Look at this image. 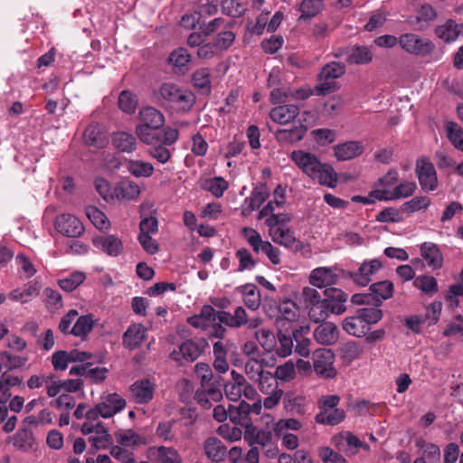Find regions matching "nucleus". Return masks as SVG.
Here are the masks:
<instances>
[{"label": "nucleus", "instance_id": "57", "mask_svg": "<svg viewBox=\"0 0 463 463\" xmlns=\"http://www.w3.org/2000/svg\"><path fill=\"white\" fill-rule=\"evenodd\" d=\"M117 442L125 447L136 446L141 443L140 436L133 430H120L115 433Z\"/></svg>", "mask_w": 463, "mask_h": 463}, {"label": "nucleus", "instance_id": "11", "mask_svg": "<svg viewBox=\"0 0 463 463\" xmlns=\"http://www.w3.org/2000/svg\"><path fill=\"white\" fill-rule=\"evenodd\" d=\"M302 298L306 307L309 308L308 317L316 323L323 322L326 320V314L324 313V304L319 292L310 287H305L302 289Z\"/></svg>", "mask_w": 463, "mask_h": 463}, {"label": "nucleus", "instance_id": "17", "mask_svg": "<svg viewBox=\"0 0 463 463\" xmlns=\"http://www.w3.org/2000/svg\"><path fill=\"white\" fill-rule=\"evenodd\" d=\"M337 276L331 268H317L312 270L309 276V282L312 286L322 288H330L329 286L336 282Z\"/></svg>", "mask_w": 463, "mask_h": 463}, {"label": "nucleus", "instance_id": "4", "mask_svg": "<svg viewBox=\"0 0 463 463\" xmlns=\"http://www.w3.org/2000/svg\"><path fill=\"white\" fill-rule=\"evenodd\" d=\"M159 96L172 107L184 111L189 110L195 101L192 91L174 83H164L159 88Z\"/></svg>", "mask_w": 463, "mask_h": 463}, {"label": "nucleus", "instance_id": "7", "mask_svg": "<svg viewBox=\"0 0 463 463\" xmlns=\"http://www.w3.org/2000/svg\"><path fill=\"white\" fill-rule=\"evenodd\" d=\"M254 383L258 385L259 390L262 393L268 395L263 401V405L266 409H273L279 404L283 396V391L279 388L278 380L275 375L266 371Z\"/></svg>", "mask_w": 463, "mask_h": 463}, {"label": "nucleus", "instance_id": "64", "mask_svg": "<svg viewBox=\"0 0 463 463\" xmlns=\"http://www.w3.org/2000/svg\"><path fill=\"white\" fill-rule=\"evenodd\" d=\"M194 373L201 381V388L207 387L213 381V374L208 364L198 363L194 366Z\"/></svg>", "mask_w": 463, "mask_h": 463}, {"label": "nucleus", "instance_id": "32", "mask_svg": "<svg viewBox=\"0 0 463 463\" xmlns=\"http://www.w3.org/2000/svg\"><path fill=\"white\" fill-rule=\"evenodd\" d=\"M303 121L304 123L301 122L298 127L291 129L278 130L276 134L278 140L284 143H295L301 140L309 126L307 118H304Z\"/></svg>", "mask_w": 463, "mask_h": 463}, {"label": "nucleus", "instance_id": "8", "mask_svg": "<svg viewBox=\"0 0 463 463\" xmlns=\"http://www.w3.org/2000/svg\"><path fill=\"white\" fill-rule=\"evenodd\" d=\"M399 44L406 52L417 56L428 55L434 50V44L430 40L415 33L402 34L399 37Z\"/></svg>", "mask_w": 463, "mask_h": 463}, {"label": "nucleus", "instance_id": "39", "mask_svg": "<svg viewBox=\"0 0 463 463\" xmlns=\"http://www.w3.org/2000/svg\"><path fill=\"white\" fill-rule=\"evenodd\" d=\"M113 146L121 152L132 153L137 148L136 137L127 132H117L112 137Z\"/></svg>", "mask_w": 463, "mask_h": 463}, {"label": "nucleus", "instance_id": "45", "mask_svg": "<svg viewBox=\"0 0 463 463\" xmlns=\"http://www.w3.org/2000/svg\"><path fill=\"white\" fill-rule=\"evenodd\" d=\"M85 213L90 221L99 230H108L110 226L109 221L105 213L98 209L94 204H88L85 208Z\"/></svg>", "mask_w": 463, "mask_h": 463}, {"label": "nucleus", "instance_id": "63", "mask_svg": "<svg viewBox=\"0 0 463 463\" xmlns=\"http://www.w3.org/2000/svg\"><path fill=\"white\" fill-rule=\"evenodd\" d=\"M416 288L426 294L432 295L438 291V283L434 277L420 276L414 280Z\"/></svg>", "mask_w": 463, "mask_h": 463}, {"label": "nucleus", "instance_id": "19", "mask_svg": "<svg viewBox=\"0 0 463 463\" xmlns=\"http://www.w3.org/2000/svg\"><path fill=\"white\" fill-rule=\"evenodd\" d=\"M298 308L294 301L289 298L284 299L279 304V312L280 316L277 318L276 322L279 327L288 328L293 321L297 319Z\"/></svg>", "mask_w": 463, "mask_h": 463}, {"label": "nucleus", "instance_id": "54", "mask_svg": "<svg viewBox=\"0 0 463 463\" xmlns=\"http://www.w3.org/2000/svg\"><path fill=\"white\" fill-rule=\"evenodd\" d=\"M373 59V54L369 48L364 46H357L354 48L347 55V61L351 64H364L370 62Z\"/></svg>", "mask_w": 463, "mask_h": 463}, {"label": "nucleus", "instance_id": "6", "mask_svg": "<svg viewBox=\"0 0 463 463\" xmlns=\"http://www.w3.org/2000/svg\"><path fill=\"white\" fill-rule=\"evenodd\" d=\"M345 72V66L344 63L332 61L326 64L318 74V82L315 87L316 93L325 95L335 90L338 88L335 80L343 76Z\"/></svg>", "mask_w": 463, "mask_h": 463}, {"label": "nucleus", "instance_id": "2", "mask_svg": "<svg viewBox=\"0 0 463 463\" xmlns=\"http://www.w3.org/2000/svg\"><path fill=\"white\" fill-rule=\"evenodd\" d=\"M201 316L205 320L213 322L210 336L220 340H223L227 332L222 324L232 328H239L242 326H247L249 328H257L262 322L259 317L248 318L242 307H238L234 314L232 315L223 310L217 311L212 306L205 305L201 309Z\"/></svg>", "mask_w": 463, "mask_h": 463}, {"label": "nucleus", "instance_id": "30", "mask_svg": "<svg viewBox=\"0 0 463 463\" xmlns=\"http://www.w3.org/2000/svg\"><path fill=\"white\" fill-rule=\"evenodd\" d=\"M125 165L128 172L137 178H148L155 172L154 165L150 162L139 159H128Z\"/></svg>", "mask_w": 463, "mask_h": 463}, {"label": "nucleus", "instance_id": "48", "mask_svg": "<svg viewBox=\"0 0 463 463\" xmlns=\"http://www.w3.org/2000/svg\"><path fill=\"white\" fill-rule=\"evenodd\" d=\"M322 0H303L299 5V20H308L316 16L322 9Z\"/></svg>", "mask_w": 463, "mask_h": 463}, {"label": "nucleus", "instance_id": "24", "mask_svg": "<svg viewBox=\"0 0 463 463\" xmlns=\"http://www.w3.org/2000/svg\"><path fill=\"white\" fill-rule=\"evenodd\" d=\"M420 255L427 264L433 269H440L443 256L439 247L432 242H424L420 246Z\"/></svg>", "mask_w": 463, "mask_h": 463}, {"label": "nucleus", "instance_id": "1", "mask_svg": "<svg viewBox=\"0 0 463 463\" xmlns=\"http://www.w3.org/2000/svg\"><path fill=\"white\" fill-rule=\"evenodd\" d=\"M399 174L391 169L378 179L368 197L354 196L353 203H373L377 201H397L411 197L417 190L414 181H402L396 184Z\"/></svg>", "mask_w": 463, "mask_h": 463}, {"label": "nucleus", "instance_id": "20", "mask_svg": "<svg viewBox=\"0 0 463 463\" xmlns=\"http://www.w3.org/2000/svg\"><path fill=\"white\" fill-rule=\"evenodd\" d=\"M84 143L94 148H101L106 146L108 139L102 128L99 124H90L83 133Z\"/></svg>", "mask_w": 463, "mask_h": 463}, {"label": "nucleus", "instance_id": "60", "mask_svg": "<svg viewBox=\"0 0 463 463\" xmlns=\"http://www.w3.org/2000/svg\"><path fill=\"white\" fill-rule=\"evenodd\" d=\"M255 337L260 345L267 352H271L276 346V338L273 333L265 328H261L255 332Z\"/></svg>", "mask_w": 463, "mask_h": 463}, {"label": "nucleus", "instance_id": "3", "mask_svg": "<svg viewBox=\"0 0 463 463\" xmlns=\"http://www.w3.org/2000/svg\"><path fill=\"white\" fill-rule=\"evenodd\" d=\"M290 158L312 180L328 187L336 185L337 175L333 166L321 162L314 154L295 150L291 153Z\"/></svg>", "mask_w": 463, "mask_h": 463}, {"label": "nucleus", "instance_id": "61", "mask_svg": "<svg viewBox=\"0 0 463 463\" xmlns=\"http://www.w3.org/2000/svg\"><path fill=\"white\" fill-rule=\"evenodd\" d=\"M164 144L157 142L151 146L147 151L148 155L161 164L167 163L171 158V151Z\"/></svg>", "mask_w": 463, "mask_h": 463}, {"label": "nucleus", "instance_id": "34", "mask_svg": "<svg viewBox=\"0 0 463 463\" xmlns=\"http://www.w3.org/2000/svg\"><path fill=\"white\" fill-rule=\"evenodd\" d=\"M250 405L244 401H241L237 406L230 404V420L234 424L249 427L250 423Z\"/></svg>", "mask_w": 463, "mask_h": 463}, {"label": "nucleus", "instance_id": "56", "mask_svg": "<svg viewBox=\"0 0 463 463\" xmlns=\"http://www.w3.org/2000/svg\"><path fill=\"white\" fill-rule=\"evenodd\" d=\"M85 279L86 276L83 272L75 271L70 274L69 277L60 279L58 284L64 291L71 292L82 284Z\"/></svg>", "mask_w": 463, "mask_h": 463}, {"label": "nucleus", "instance_id": "28", "mask_svg": "<svg viewBox=\"0 0 463 463\" xmlns=\"http://www.w3.org/2000/svg\"><path fill=\"white\" fill-rule=\"evenodd\" d=\"M99 405L104 414L110 418L126 407V401L118 393H110L102 397Z\"/></svg>", "mask_w": 463, "mask_h": 463}, {"label": "nucleus", "instance_id": "53", "mask_svg": "<svg viewBox=\"0 0 463 463\" xmlns=\"http://www.w3.org/2000/svg\"><path fill=\"white\" fill-rule=\"evenodd\" d=\"M243 237L257 253L263 252L264 245L269 241H262L260 234L252 228L244 227L241 231Z\"/></svg>", "mask_w": 463, "mask_h": 463}, {"label": "nucleus", "instance_id": "40", "mask_svg": "<svg viewBox=\"0 0 463 463\" xmlns=\"http://www.w3.org/2000/svg\"><path fill=\"white\" fill-rule=\"evenodd\" d=\"M372 298L376 304H381L383 300L392 297L393 285L389 280H383L373 283L370 286Z\"/></svg>", "mask_w": 463, "mask_h": 463}, {"label": "nucleus", "instance_id": "16", "mask_svg": "<svg viewBox=\"0 0 463 463\" xmlns=\"http://www.w3.org/2000/svg\"><path fill=\"white\" fill-rule=\"evenodd\" d=\"M155 384L148 379L136 381L130 386V394L137 403L144 404L153 399Z\"/></svg>", "mask_w": 463, "mask_h": 463}, {"label": "nucleus", "instance_id": "51", "mask_svg": "<svg viewBox=\"0 0 463 463\" xmlns=\"http://www.w3.org/2000/svg\"><path fill=\"white\" fill-rule=\"evenodd\" d=\"M449 140L458 150L463 152V129L455 122H448L445 127Z\"/></svg>", "mask_w": 463, "mask_h": 463}, {"label": "nucleus", "instance_id": "58", "mask_svg": "<svg viewBox=\"0 0 463 463\" xmlns=\"http://www.w3.org/2000/svg\"><path fill=\"white\" fill-rule=\"evenodd\" d=\"M244 372L248 378L254 383L266 372L263 367V360L260 361L255 358L249 359L245 363Z\"/></svg>", "mask_w": 463, "mask_h": 463}, {"label": "nucleus", "instance_id": "38", "mask_svg": "<svg viewBox=\"0 0 463 463\" xmlns=\"http://www.w3.org/2000/svg\"><path fill=\"white\" fill-rule=\"evenodd\" d=\"M139 118L142 122L141 126L150 128H161L165 123L163 114L155 108L146 107L140 110Z\"/></svg>", "mask_w": 463, "mask_h": 463}, {"label": "nucleus", "instance_id": "15", "mask_svg": "<svg viewBox=\"0 0 463 463\" xmlns=\"http://www.w3.org/2000/svg\"><path fill=\"white\" fill-rule=\"evenodd\" d=\"M202 354L201 347L193 340H186L179 345L178 350L171 353L170 356L176 362L192 363Z\"/></svg>", "mask_w": 463, "mask_h": 463}, {"label": "nucleus", "instance_id": "13", "mask_svg": "<svg viewBox=\"0 0 463 463\" xmlns=\"http://www.w3.org/2000/svg\"><path fill=\"white\" fill-rule=\"evenodd\" d=\"M416 174L423 190L433 191L438 186L436 170L431 162L426 158L417 161Z\"/></svg>", "mask_w": 463, "mask_h": 463}, {"label": "nucleus", "instance_id": "18", "mask_svg": "<svg viewBox=\"0 0 463 463\" xmlns=\"http://www.w3.org/2000/svg\"><path fill=\"white\" fill-rule=\"evenodd\" d=\"M364 152V146L358 141H347L334 146V154L337 160H351Z\"/></svg>", "mask_w": 463, "mask_h": 463}, {"label": "nucleus", "instance_id": "62", "mask_svg": "<svg viewBox=\"0 0 463 463\" xmlns=\"http://www.w3.org/2000/svg\"><path fill=\"white\" fill-rule=\"evenodd\" d=\"M137 106V99L136 96L128 91L124 90L120 93L118 97V107L119 109L126 113H133Z\"/></svg>", "mask_w": 463, "mask_h": 463}, {"label": "nucleus", "instance_id": "49", "mask_svg": "<svg viewBox=\"0 0 463 463\" xmlns=\"http://www.w3.org/2000/svg\"><path fill=\"white\" fill-rule=\"evenodd\" d=\"M283 327H279L277 336L279 342V346L277 348V354L279 356L286 357L292 353L294 347V336L293 332L290 335H288L286 332H283Z\"/></svg>", "mask_w": 463, "mask_h": 463}, {"label": "nucleus", "instance_id": "9", "mask_svg": "<svg viewBox=\"0 0 463 463\" xmlns=\"http://www.w3.org/2000/svg\"><path fill=\"white\" fill-rule=\"evenodd\" d=\"M348 299V295L340 288H326L324 290V298L322 303L324 304V313L326 314V319L329 314L340 315L343 314L346 307L345 303Z\"/></svg>", "mask_w": 463, "mask_h": 463}, {"label": "nucleus", "instance_id": "43", "mask_svg": "<svg viewBox=\"0 0 463 463\" xmlns=\"http://www.w3.org/2000/svg\"><path fill=\"white\" fill-rule=\"evenodd\" d=\"M13 445L19 450L27 451L31 449L34 443L33 434L27 428L20 429L12 438Z\"/></svg>", "mask_w": 463, "mask_h": 463}, {"label": "nucleus", "instance_id": "35", "mask_svg": "<svg viewBox=\"0 0 463 463\" xmlns=\"http://www.w3.org/2000/svg\"><path fill=\"white\" fill-rule=\"evenodd\" d=\"M156 463H182V458L176 449L170 447L159 446L150 449Z\"/></svg>", "mask_w": 463, "mask_h": 463}, {"label": "nucleus", "instance_id": "36", "mask_svg": "<svg viewBox=\"0 0 463 463\" xmlns=\"http://www.w3.org/2000/svg\"><path fill=\"white\" fill-rule=\"evenodd\" d=\"M343 329L351 335L362 337L367 334L370 327L357 313L356 316L346 317L344 320Z\"/></svg>", "mask_w": 463, "mask_h": 463}, {"label": "nucleus", "instance_id": "10", "mask_svg": "<svg viewBox=\"0 0 463 463\" xmlns=\"http://www.w3.org/2000/svg\"><path fill=\"white\" fill-rule=\"evenodd\" d=\"M335 354L330 349L319 348L313 353V367L316 373L323 378H334L336 371L334 367Z\"/></svg>", "mask_w": 463, "mask_h": 463}, {"label": "nucleus", "instance_id": "52", "mask_svg": "<svg viewBox=\"0 0 463 463\" xmlns=\"http://www.w3.org/2000/svg\"><path fill=\"white\" fill-rule=\"evenodd\" d=\"M192 82L194 88L208 93L210 91V71L206 68L196 70L192 76Z\"/></svg>", "mask_w": 463, "mask_h": 463}, {"label": "nucleus", "instance_id": "26", "mask_svg": "<svg viewBox=\"0 0 463 463\" xmlns=\"http://www.w3.org/2000/svg\"><path fill=\"white\" fill-rule=\"evenodd\" d=\"M436 35L446 43H451L463 34V24H457L453 20L447 21L444 24L437 26Z\"/></svg>", "mask_w": 463, "mask_h": 463}, {"label": "nucleus", "instance_id": "55", "mask_svg": "<svg viewBox=\"0 0 463 463\" xmlns=\"http://www.w3.org/2000/svg\"><path fill=\"white\" fill-rule=\"evenodd\" d=\"M158 128L138 125L136 128V134L143 143L151 146L160 140V135L156 132Z\"/></svg>", "mask_w": 463, "mask_h": 463}, {"label": "nucleus", "instance_id": "23", "mask_svg": "<svg viewBox=\"0 0 463 463\" xmlns=\"http://www.w3.org/2000/svg\"><path fill=\"white\" fill-rule=\"evenodd\" d=\"M381 267L382 263L378 260L364 262L358 271L351 274V277L356 284L364 287L371 281L370 276L378 271Z\"/></svg>", "mask_w": 463, "mask_h": 463}, {"label": "nucleus", "instance_id": "44", "mask_svg": "<svg viewBox=\"0 0 463 463\" xmlns=\"http://www.w3.org/2000/svg\"><path fill=\"white\" fill-rule=\"evenodd\" d=\"M436 16L437 14L434 8L430 5H424L419 10L415 21H411V24L417 30H424Z\"/></svg>", "mask_w": 463, "mask_h": 463}, {"label": "nucleus", "instance_id": "21", "mask_svg": "<svg viewBox=\"0 0 463 463\" xmlns=\"http://www.w3.org/2000/svg\"><path fill=\"white\" fill-rule=\"evenodd\" d=\"M314 337L317 343L325 345L335 344L338 339V330L333 323H323L314 330Z\"/></svg>", "mask_w": 463, "mask_h": 463}, {"label": "nucleus", "instance_id": "46", "mask_svg": "<svg viewBox=\"0 0 463 463\" xmlns=\"http://www.w3.org/2000/svg\"><path fill=\"white\" fill-rule=\"evenodd\" d=\"M94 326V320L91 315L80 316L77 318L70 333L75 336L86 337Z\"/></svg>", "mask_w": 463, "mask_h": 463}, {"label": "nucleus", "instance_id": "37", "mask_svg": "<svg viewBox=\"0 0 463 463\" xmlns=\"http://www.w3.org/2000/svg\"><path fill=\"white\" fill-rule=\"evenodd\" d=\"M203 449L206 456L215 462L222 461L227 452L226 447L215 437L208 438L204 442Z\"/></svg>", "mask_w": 463, "mask_h": 463}, {"label": "nucleus", "instance_id": "12", "mask_svg": "<svg viewBox=\"0 0 463 463\" xmlns=\"http://www.w3.org/2000/svg\"><path fill=\"white\" fill-rule=\"evenodd\" d=\"M54 228L61 234L71 238H78L84 232L82 222L70 213L58 215L54 221Z\"/></svg>", "mask_w": 463, "mask_h": 463}, {"label": "nucleus", "instance_id": "33", "mask_svg": "<svg viewBox=\"0 0 463 463\" xmlns=\"http://www.w3.org/2000/svg\"><path fill=\"white\" fill-rule=\"evenodd\" d=\"M146 329L142 325H131L123 335V345L129 349L137 348L145 339Z\"/></svg>", "mask_w": 463, "mask_h": 463}, {"label": "nucleus", "instance_id": "31", "mask_svg": "<svg viewBox=\"0 0 463 463\" xmlns=\"http://www.w3.org/2000/svg\"><path fill=\"white\" fill-rule=\"evenodd\" d=\"M274 210L275 209L272 204H266V206L260 211L258 219L260 220L268 216L265 223L269 229L280 227V224H284L290 221V215L281 213H275Z\"/></svg>", "mask_w": 463, "mask_h": 463}, {"label": "nucleus", "instance_id": "29", "mask_svg": "<svg viewBox=\"0 0 463 463\" xmlns=\"http://www.w3.org/2000/svg\"><path fill=\"white\" fill-rule=\"evenodd\" d=\"M333 443L345 453L355 454L361 446V440L351 432H345L333 438Z\"/></svg>", "mask_w": 463, "mask_h": 463}, {"label": "nucleus", "instance_id": "50", "mask_svg": "<svg viewBox=\"0 0 463 463\" xmlns=\"http://www.w3.org/2000/svg\"><path fill=\"white\" fill-rule=\"evenodd\" d=\"M177 421L169 420L159 422L156 429V435L164 441H175L176 439L175 425Z\"/></svg>", "mask_w": 463, "mask_h": 463}, {"label": "nucleus", "instance_id": "27", "mask_svg": "<svg viewBox=\"0 0 463 463\" xmlns=\"http://www.w3.org/2000/svg\"><path fill=\"white\" fill-rule=\"evenodd\" d=\"M307 404V398L303 395L295 394L293 392H287L284 395V408L288 412L293 415H305Z\"/></svg>", "mask_w": 463, "mask_h": 463}, {"label": "nucleus", "instance_id": "59", "mask_svg": "<svg viewBox=\"0 0 463 463\" xmlns=\"http://www.w3.org/2000/svg\"><path fill=\"white\" fill-rule=\"evenodd\" d=\"M342 358L352 362L358 359L363 354V348L355 342L350 341L344 344L339 349Z\"/></svg>", "mask_w": 463, "mask_h": 463}, {"label": "nucleus", "instance_id": "22", "mask_svg": "<svg viewBox=\"0 0 463 463\" xmlns=\"http://www.w3.org/2000/svg\"><path fill=\"white\" fill-rule=\"evenodd\" d=\"M140 194L139 185L129 179H122L115 186V198L118 200L133 201Z\"/></svg>", "mask_w": 463, "mask_h": 463}, {"label": "nucleus", "instance_id": "5", "mask_svg": "<svg viewBox=\"0 0 463 463\" xmlns=\"http://www.w3.org/2000/svg\"><path fill=\"white\" fill-rule=\"evenodd\" d=\"M339 402L338 395L320 397L317 402L320 411L316 415L315 420L319 424L331 426L340 423L345 419V413L344 410L336 408Z\"/></svg>", "mask_w": 463, "mask_h": 463}, {"label": "nucleus", "instance_id": "41", "mask_svg": "<svg viewBox=\"0 0 463 463\" xmlns=\"http://www.w3.org/2000/svg\"><path fill=\"white\" fill-rule=\"evenodd\" d=\"M240 292L243 296V302L246 307L251 310H257L261 302L260 293L253 284H246L240 288Z\"/></svg>", "mask_w": 463, "mask_h": 463}, {"label": "nucleus", "instance_id": "47", "mask_svg": "<svg viewBox=\"0 0 463 463\" xmlns=\"http://www.w3.org/2000/svg\"><path fill=\"white\" fill-rule=\"evenodd\" d=\"M269 234L274 242L284 245L285 247H291L296 241L294 232L284 227L271 228L269 229Z\"/></svg>", "mask_w": 463, "mask_h": 463}, {"label": "nucleus", "instance_id": "14", "mask_svg": "<svg viewBox=\"0 0 463 463\" xmlns=\"http://www.w3.org/2000/svg\"><path fill=\"white\" fill-rule=\"evenodd\" d=\"M93 245L109 256L118 257L123 251L122 241L115 235H100L92 239Z\"/></svg>", "mask_w": 463, "mask_h": 463}, {"label": "nucleus", "instance_id": "42", "mask_svg": "<svg viewBox=\"0 0 463 463\" xmlns=\"http://www.w3.org/2000/svg\"><path fill=\"white\" fill-rule=\"evenodd\" d=\"M168 61L172 64L176 72L184 73L188 70L191 56L184 48H178L169 55Z\"/></svg>", "mask_w": 463, "mask_h": 463}, {"label": "nucleus", "instance_id": "25", "mask_svg": "<svg viewBox=\"0 0 463 463\" xmlns=\"http://www.w3.org/2000/svg\"><path fill=\"white\" fill-rule=\"evenodd\" d=\"M298 107L295 105H281L270 110L269 118L275 123L286 125L295 119L298 115Z\"/></svg>", "mask_w": 463, "mask_h": 463}]
</instances>
